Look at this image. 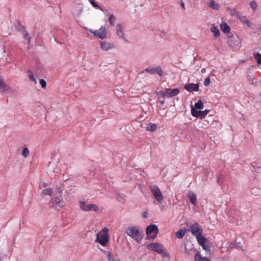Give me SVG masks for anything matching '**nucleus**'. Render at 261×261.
I'll return each instance as SVG.
<instances>
[{"instance_id":"nucleus-3","label":"nucleus","mask_w":261,"mask_h":261,"mask_svg":"<svg viewBox=\"0 0 261 261\" xmlns=\"http://www.w3.org/2000/svg\"><path fill=\"white\" fill-rule=\"evenodd\" d=\"M148 248L162 255L163 256H166L167 253L165 252L164 246L158 243H151L147 245Z\"/></svg>"},{"instance_id":"nucleus-35","label":"nucleus","mask_w":261,"mask_h":261,"mask_svg":"<svg viewBox=\"0 0 261 261\" xmlns=\"http://www.w3.org/2000/svg\"><path fill=\"white\" fill-rule=\"evenodd\" d=\"M116 17L113 15H111L109 17V21L110 25H114V22L115 21Z\"/></svg>"},{"instance_id":"nucleus-48","label":"nucleus","mask_w":261,"mask_h":261,"mask_svg":"<svg viewBox=\"0 0 261 261\" xmlns=\"http://www.w3.org/2000/svg\"><path fill=\"white\" fill-rule=\"evenodd\" d=\"M180 5L181 7L183 8L184 10L185 9V3L183 1H181L180 3Z\"/></svg>"},{"instance_id":"nucleus-28","label":"nucleus","mask_w":261,"mask_h":261,"mask_svg":"<svg viewBox=\"0 0 261 261\" xmlns=\"http://www.w3.org/2000/svg\"><path fill=\"white\" fill-rule=\"evenodd\" d=\"M15 28L19 31L22 33L24 31H25V28L21 24V23L19 21L17 22V23L15 24Z\"/></svg>"},{"instance_id":"nucleus-9","label":"nucleus","mask_w":261,"mask_h":261,"mask_svg":"<svg viewBox=\"0 0 261 261\" xmlns=\"http://www.w3.org/2000/svg\"><path fill=\"white\" fill-rule=\"evenodd\" d=\"M210 110H207L201 111L200 110H196L194 109L191 110V114L194 117L202 119L203 118L205 117V116L208 114Z\"/></svg>"},{"instance_id":"nucleus-11","label":"nucleus","mask_w":261,"mask_h":261,"mask_svg":"<svg viewBox=\"0 0 261 261\" xmlns=\"http://www.w3.org/2000/svg\"><path fill=\"white\" fill-rule=\"evenodd\" d=\"M197 240L198 243L202 246L203 249L205 251H210V247L209 246L206 245V242L207 241V239L204 237L203 236H201L199 238L197 239Z\"/></svg>"},{"instance_id":"nucleus-14","label":"nucleus","mask_w":261,"mask_h":261,"mask_svg":"<svg viewBox=\"0 0 261 261\" xmlns=\"http://www.w3.org/2000/svg\"><path fill=\"white\" fill-rule=\"evenodd\" d=\"M10 91V88L4 81V79L0 76V92L1 93H9Z\"/></svg>"},{"instance_id":"nucleus-6","label":"nucleus","mask_w":261,"mask_h":261,"mask_svg":"<svg viewBox=\"0 0 261 261\" xmlns=\"http://www.w3.org/2000/svg\"><path fill=\"white\" fill-rule=\"evenodd\" d=\"M109 240V236L108 233H101L98 232L96 234V242H98L100 245L105 246Z\"/></svg>"},{"instance_id":"nucleus-40","label":"nucleus","mask_w":261,"mask_h":261,"mask_svg":"<svg viewBox=\"0 0 261 261\" xmlns=\"http://www.w3.org/2000/svg\"><path fill=\"white\" fill-rule=\"evenodd\" d=\"M22 35H23L24 36V38H25V39H27L28 40V43L29 44L30 43V42L31 41V37H30L29 34L28 33V32H27V31H24L22 33Z\"/></svg>"},{"instance_id":"nucleus-54","label":"nucleus","mask_w":261,"mask_h":261,"mask_svg":"<svg viewBox=\"0 0 261 261\" xmlns=\"http://www.w3.org/2000/svg\"><path fill=\"white\" fill-rule=\"evenodd\" d=\"M164 102H165L164 100H161L160 101V103H161V104H162V105H163V104L164 103Z\"/></svg>"},{"instance_id":"nucleus-38","label":"nucleus","mask_w":261,"mask_h":261,"mask_svg":"<svg viewBox=\"0 0 261 261\" xmlns=\"http://www.w3.org/2000/svg\"><path fill=\"white\" fill-rule=\"evenodd\" d=\"M28 75L29 78L33 82H36V79L33 75V73L31 70H28Z\"/></svg>"},{"instance_id":"nucleus-50","label":"nucleus","mask_w":261,"mask_h":261,"mask_svg":"<svg viewBox=\"0 0 261 261\" xmlns=\"http://www.w3.org/2000/svg\"><path fill=\"white\" fill-rule=\"evenodd\" d=\"M108 231V229L107 227H105L102 229V231L104 232V233H107V231Z\"/></svg>"},{"instance_id":"nucleus-19","label":"nucleus","mask_w":261,"mask_h":261,"mask_svg":"<svg viewBox=\"0 0 261 261\" xmlns=\"http://www.w3.org/2000/svg\"><path fill=\"white\" fill-rule=\"evenodd\" d=\"M79 205H80V208L82 211H86V212H88V211H90V204H87L85 202L80 201Z\"/></svg>"},{"instance_id":"nucleus-37","label":"nucleus","mask_w":261,"mask_h":261,"mask_svg":"<svg viewBox=\"0 0 261 261\" xmlns=\"http://www.w3.org/2000/svg\"><path fill=\"white\" fill-rule=\"evenodd\" d=\"M224 178V176L223 174H220L219 175L218 179H217V184L221 185L223 182Z\"/></svg>"},{"instance_id":"nucleus-32","label":"nucleus","mask_w":261,"mask_h":261,"mask_svg":"<svg viewBox=\"0 0 261 261\" xmlns=\"http://www.w3.org/2000/svg\"><path fill=\"white\" fill-rule=\"evenodd\" d=\"M91 4L92 5V6L95 8L99 9L101 10V11H103L102 8L98 5L95 1L94 0H89Z\"/></svg>"},{"instance_id":"nucleus-24","label":"nucleus","mask_w":261,"mask_h":261,"mask_svg":"<svg viewBox=\"0 0 261 261\" xmlns=\"http://www.w3.org/2000/svg\"><path fill=\"white\" fill-rule=\"evenodd\" d=\"M186 231H187V229H180V230H179L178 231H177L176 232V238H177L178 239L182 238L184 237V236H185Z\"/></svg>"},{"instance_id":"nucleus-31","label":"nucleus","mask_w":261,"mask_h":261,"mask_svg":"<svg viewBox=\"0 0 261 261\" xmlns=\"http://www.w3.org/2000/svg\"><path fill=\"white\" fill-rule=\"evenodd\" d=\"M195 252V250L192 247L191 248H188L186 245L184 246V252L187 255H190L192 252Z\"/></svg>"},{"instance_id":"nucleus-53","label":"nucleus","mask_w":261,"mask_h":261,"mask_svg":"<svg viewBox=\"0 0 261 261\" xmlns=\"http://www.w3.org/2000/svg\"><path fill=\"white\" fill-rule=\"evenodd\" d=\"M234 245H235L234 244L231 243H230L229 247H230V248L233 247Z\"/></svg>"},{"instance_id":"nucleus-16","label":"nucleus","mask_w":261,"mask_h":261,"mask_svg":"<svg viewBox=\"0 0 261 261\" xmlns=\"http://www.w3.org/2000/svg\"><path fill=\"white\" fill-rule=\"evenodd\" d=\"M116 34L118 36V37L123 40H124L126 41V39L125 38L123 34V32L122 31V27L121 24L120 23H117L116 25Z\"/></svg>"},{"instance_id":"nucleus-46","label":"nucleus","mask_w":261,"mask_h":261,"mask_svg":"<svg viewBox=\"0 0 261 261\" xmlns=\"http://www.w3.org/2000/svg\"><path fill=\"white\" fill-rule=\"evenodd\" d=\"M57 192L60 194V197H61V193L62 192V189L61 186L57 188Z\"/></svg>"},{"instance_id":"nucleus-43","label":"nucleus","mask_w":261,"mask_h":261,"mask_svg":"<svg viewBox=\"0 0 261 261\" xmlns=\"http://www.w3.org/2000/svg\"><path fill=\"white\" fill-rule=\"evenodd\" d=\"M40 84L41 85V87L43 89H45L46 87V81L43 79H41L40 80Z\"/></svg>"},{"instance_id":"nucleus-23","label":"nucleus","mask_w":261,"mask_h":261,"mask_svg":"<svg viewBox=\"0 0 261 261\" xmlns=\"http://www.w3.org/2000/svg\"><path fill=\"white\" fill-rule=\"evenodd\" d=\"M195 261H211L206 257H201L199 252L195 255Z\"/></svg>"},{"instance_id":"nucleus-44","label":"nucleus","mask_w":261,"mask_h":261,"mask_svg":"<svg viewBox=\"0 0 261 261\" xmlns=\"http://www.w3.org/2000/svg\"><path fill=\"white\" fill-rule=\"evenodd\" d=\"M210 78L207 77L204 81V85L206 87L208 86L210 84Z\"/></svg>"},{"instance_id":"nucleus-26","label":"nucleus","mask_w":261,"mask_h":261,"mask_svg":"<svg viewBox=\"0 0 261 261\" xmlns=\"http://www.w3.org/2000/svg\"><path fill=\"white\" fill-rule=\"evenodd\" d=\"M221 29L223 33H229L230 31V27L226 23H223L221 25Z\"/></svg>"},{"instance_id":"nucleus-25","label":"nucleus","mask_w":261,"mask_h":261,"mask_svg":"<svg viewBox=\"0 0 261 261\" xmlns=\"http://www.w3.org/2000/svg\"><path fill=\"white\" fill-rule=\"evenodd\" d=\"M157 125L154 123H149L146 127V130L153 132L156 130Z\"/></svg>"},{"instance_id":"nucleus-36","label":"nucleus","mask_w":261,"mask_h":261,"mask_svg":"<svg viewBox=\"0 0 261 261\" xmlns=\"http://www.w3.org/2000/svg\"><path fill=\"white\" fill-rule=\"evenodd\" d=\"M255 59L257 61V63L258 65L261 64V54L259 53H257L254 56Z\"/></svg>"},{"instance_id":"nucleus-10","label":"nucleus","mask_w":261,"mask_h":261,"mask_svg":"<svg viewBox=\"0 0 261 261\" xmlns=\"http://www.w3.org/2000/svg\"><path fill=\"white\" fill-rule=\"evenodd\" d=\"M52 201L53 205L56 207V208L63 207L65 204V202L61 199V197L59 196L52 199Z\"/></svg>"},{"instance_id":"nucleus-20","label":"nucleus","mask_w":261,"mask_h":261,"mask_svg":"<svg viewBox=\"0 0 261 261\" xmlns=\"http://www.w3.org/2000/svg\"><path fill=\"white\" fill-rule=\"evenodd\" d=\"M251 166L253 167L254 171L257 173L261 172V164L259 162H253L251 164Z\"/></svg>"},{"instance_id":"nucleus-4","label":"nucleus","mask_w":261,"mask_h":261,"mask_svg":"<svg viewBox=\"0 0 261 261\" xmlns=\"http://www.w3.org/2000/svg\"><path fill=\"white\" fill-rule=\"evenodd\" d=\"M189 230L190 231L193 236L196 237V239L202 236L203 230L201 226L198 223L192 224L190 226Z\"/></svg>"},{"instance_id":"nucleus-7","label":"nucleus","mask_w":261,"mask_h":261,"mask_svg":"<svg viewBox=\"0 0 261 261\" xmlns=\"http://www.w3.org/2000/svg\"><path fill=\"white\" fill-rule=\"evenodd\" d=\"M144 71L151 74H158L161 76L163 74V70L161 66H158L156 67L150 66L144 69Z\"/></svg>"},{"instance_id":"nucleus-30","label":"nucleus","mask_w":261,"mask_h":261,"mask_svg":"<svg viewBox=\"0 0 261 261\" xmlns=\"http://www.w3.org/2000/svg\"><path fill=\"white\" fill-rule=\"evenodd\" d=\"M108 258L109 261H120L118 258L114 255L111 252H108Z\"/></svg>"},{"instance_id":"nucleus-21","label":"nucleus","mask_w":261,"mask_h":261,"mask_svg":"<svg viewBox=\"0 0 261 261\" xmlns=\"http://www.w3.org/2000/svg\"><path fill=\"white\" fill-rule=\"evenodd\" d=\"M239 18L242 22L246 23L248 27L251 28L252 27V23L248 19L246 16H239Z\"/></svg>"},{"instance_id":"nucleus-13","label":"nucleus","mask_w":261,"mask_h":261,"mask_svg":"<svg viewBox=\"0 0 261 261\" xmlns=\"http://www.w3.org/2000/svg\"><path fill=\"white\" fill-rule=\"evenodd\" d=\"M199 84H193V83H189L186 84L184 88L185 89L189 92H192L193 91H199Z\"/></svg>"},{"instance_id":"nucleus-55","label":"nucleus","mask_w":261,"mask_h":261,"mask_svg":"<svg viewBox=\"0 0 261 261\" xmlns=\"http://www.w3.org/2000/svg\"><path fill=\"white\" fill-rule=\"evenodd\" d=\"M90 32L92 34H93V32H94L95 31H93L92 30H90Z\"/></svg>"},{"instance_id":"nucleus-33","label":"nucleus","mask_w":261,"mask_h":261,"mask_svg":"<svg viewBox=\"0 0 261 261\" xmlns=\"http://www.w3.org/2000/svg\"><path fill=\"white\" fill-rule=\"evenodd\" d=\"M29 153L30 151L29 149L27 147L24 148L22 151V155L25 158H27L29 156Z\"/></svg>"},{"instance_id":"nucleus-1","label":"nucleus","mask_w":261,"mask_h":261,"mask_svg":"<svg viewBox=\"0 0 261 261\" xmlns=\"http://www.w3.org/2000/svg\"><path fill=\"white\" fill-rule=\"evenodd\" d=\"M126 233L130 237L138 243H140L143 238V233L142 231L136 226L128 227L125 231Z\"/></svg>"},{"instance_id":"nucleus-41","label":"nucleus","mask_w":261,"mask_h":261,"mask_svg":"<svg viewBox=\"0 0 261 261\" xmlns=\"http://www.w3.org/2000/svg\"><path fill=\"white\" fill-rule=\"evenodd\" d=\"M250 6L251 9L254 11L257 10V5L255 2L252 1L250 3Z\"/></svg>"},{"instance_id":"nucleus-29","label":"nucleus","mask_w":261,"mask_h":261,"mask_svg":"<svg viewBox=\"0 0 261 261\" xmlns=\"http://www.w3.org/2000/svg\"><path fill=\"white\" fill-rule=\"evenodd\" d=\"M211 30L212 32H213L214 34L215 37H218L220 36V31L214 25H213L211 28Z\"/></svg>"},{"instance_id":"nucleus-42","label":"nucleus","mask_w":261,"mask_h":261,"mask_svg":"<svg viewBox=\"0 0 261 261\" xmlns=\"http://www.w3.org/2000/svg\"><path fill=\"white\" fill-rule=\"evenodd\" d=\"M158 95H161L162 97H165V96H167L166 95V89L164 91L161 90L157 92L156 93Z\"/></svg>"},{"instance_id":"nucleus-22","label":"nucleus","mask_w":261,"mask_h":261,"mask_svg":"<svg viewBox=\"0 0 261 261\" xmlns=\"http://www.w3.org/2000/svg\"><path fill=\"white\" fill-rule=\"evenodd\" d=\"M204 107L203 103L201 100H199L197 102L195 103V107H193L192 105L191 106V110H196L197 109H202Z\"/></svg>"},{"instance_id":"nucleus-49","label":"nucleus","mask_w":261,"mask_h":261,"mask_svg":"<svg viewBox=\"0 0 261 261\" xmlns=\"http://www.w3.org/2000/svg\"><path fill=\"white\" fill-rule=\"evenodd\" d=\"M142 217L144 218H146L147 217V212H144L142 214Z\"/></svg>"},{"instance_id":"nucleus-15","label":"nucleus","mask_w":261,"mask_h":261,"mask_svg":"<svg viewBox=\"0 0 261 261\" xmlns=\"http://www.w3.org/2000/svg\"><path fill=\"white\" fill-rule=\"evenodd\" d=\"M166 92L167 97H171L177 95L179 93V90L177 88H175L173 89L170 88H166Z\"/></svg>"},{"instance_id":"nucleus-27","label":"nucleus","mask_w":261,"mask_h":261,"mask_svg":"<svg viewBox=\"0 0 261 261\" xmlns=\"http://www.w3.org/2000/svg\"><path fill=\"white\" fill-rule=\"evenodd\" d=\"M210 2L208 6L210 8L216 10H219V6L217 3H215L214 0H210Z\"/></svg>"},{"instance_id":"nucleus-5","label":"nucleus","mask_w":261,"mask_h":261,"mask_svg":"<svg viewBox=\"0 0 261 261\" xmlns=\"http://www.w3.org/2000/svg\"><path fill=\"white\" fill-rule=\"evenodd\" d=\"M150 189L155 199L159 203H162L163 201L164 197L159 187L155 185H151L150 186Z\"/></svg>"},{"instance_id":"nucleus-34","label":"nucleus","mask_w":261,"mask_h":261,"mask_svg":"<svg viewBox=\"0 0 261 261\" xmlns=\"http://www.w3.org/2000/svg\"><path fill=\"white\" fill-rule=\"evenodd\" d=\"M42 192L44 195H48L49 196H51L53 193V190L51 188L44 189Z\"/></svg>"},{"instance_id":"nucleus-39","label":"nucleus","mask_w":261,"mask_h":261,"mask_svg":"<svg viewBox=\"0 0 261 261\" xmlns=\"http://www.w3.org/2000/svg\"><path fill=\"white\" fill-rule=\"evenodd\" d=\"M90 211H93L94 212H98L99 211V207L97 205L95 204H90Z\"/></svg>"},{"instance_id":"nucleus-51","label":"nucleus","mask_w":261,"mask_h":261,"mask_svg":"<svg viewBox=\"0 0 261 261\" xmlns=\"http://www.w3.org/2000/svg\"><path fill=\"white\" fill-rule=\"evenodd\" d=\"M229 39H232V37H233V35L231 33H229L228 35Z\"/></svg>"},{"instance_id":"nucleus-2","label":"nucleus","mask_w":261,"mask_h":261,"mask_svg":"<svg viewBox=\"0 0 261 261\" xmlns=\"http://www.w3.org/2000/svg\"><path fill=\"white\" fill-rule=\"evenodd\" d=\"M159 232L158 226L155 224H150L148 226L146 229V239L149 240H152L156 238Z\"/></svg>"},{"instance_id":"nucleus-45","label":"nucleus","mask_w":261,"mask_h":261,"mask_svg":"<svg viewBox=\"0 0 261 261\" xmlns=\"http://www.w3.org/2000/svg\"><path fill=\"white\" fill-rule=\"evenodd\" d=\"M256 79L252 76H249L248 78V81L250 82V84H254V83H256V81L254 82V81Z\"/></svg>"},{"instance_id":"nucleus-52","label":"nucleus","mask_w":261,"mask_h":261,"mask_svg":"<svg viewBox=\"0 0 261 261\" xmlns=\"http://www.w3.org/2000/svg\"><path fill=\"white\" fill-rule=\"evenodd\" d=\"M42 187H43V188H45V187H46L47 185V184H46V183H45V182H43V183L42 184Z\"/></svg>"},{"instance_id":"nucleus-47","label":"nucleus","mask_w":261,"mask_h":261,"mask_svg":"<svg viewBox=\"0 0 261 261\" xmlns=\"http://www.w3.org/2000/svg\"><path fill=\"white\" fill-rule=\"evenodd\" d=\"M211 172V170L209 169H204V174L205 175L206 174H209V172Z\"/></svg>"},{"instance_id":"nucleus-18","label":"nucleus","mask_w":261,"mask_h":261,"mask_svg":"<svg viewBox=\"0 0 261 261\" xmlns=\"http://www.w3.org/2000/svg\"><path fill=\"white\" fill-rule=\"evenodd\" d=\"M188 196L190 199V201L191 203L194 205H196V200H197V196L193 192H189L188 194Z\"/></svg>"},{"instance_id":"nucleus-8","label":"nucleus","mask_w":261,"mask_h":261,"mask_svg":"<svg viewBox=\"0 0 261 261\" xmlns=\"http://www.w3.org/2000/svg\"><path fill=\"white\" fill-rule=\"evenodd\" d=\"M93 34L101 39H105L107 35V31L105 26H102L99 30L93 32Z\"/></svg>"},{"instance_id":"nucleus-12","label":"nucleus","mask_w":261,"mask_h":261,"mask_svg":"<svg viewBox=\"0 0 261 261\" xmlns=\"http://www.w3.org/2000/svg\"><path fill=\"white\" fill-rule=\"evenodd\" d=\"M100 46L101 49L103 51H107L115 48V46L113 43L107 42L106 41L101 42Z\"/></svg>"},{"instance_id":"nucleus-17","label":"nucleus","mask_w":261,"mask_h":261,"mask_svg":"<svg viewBox=\"0 0 261 261\" xmlns=\"http://www.w3.org/2000/svg\"><path fill=\"white\" fill-rule=\"evenodd\" d=\"M228 45L232 49H238L240 48L239 42L238 41H233L232 39H229L227 41Z\"/></svg>"}]
</instances>
